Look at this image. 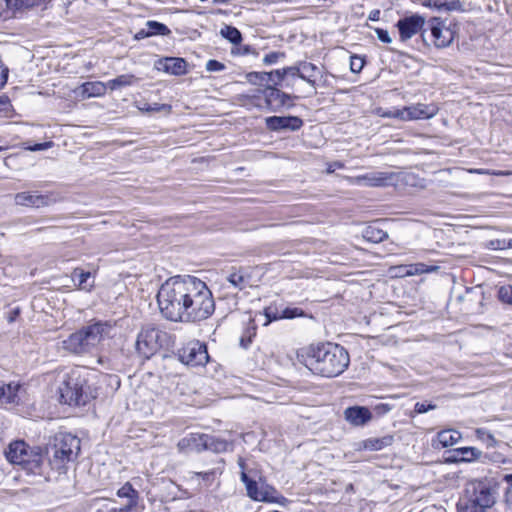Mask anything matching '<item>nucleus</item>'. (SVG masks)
I'll return each mask as SVG.
<instances>
[{"mask_svg":"<svg viewBox=\"0 0 512 512\" xmlns=\"http://www.w3.org/2000/svg\"><path fill=\"white\" fill-rule=\"evenodd\" d=\"M498 297L503 303L512 305V287L509 285L500 287Z\"/></svg>","mask_w":512,"mask_h":512,"instance_id":"obj_48","label":"nucleus"},{"mask_svg":"<svg viewBox=\"0 0 512 512\" xmlns=\"http://www.w3.org/2000/svg\"><path fill=\"white\" fill-rule=\"evenodd\" d=\"M116 495L119 498L127 499V503L125 504V506H127L128 508H130L132 510H136L137 509V506H138V503H139V499H140V494L132 486V484L130 482H126L123 486H121L117 490Z\"/></svg>","mask_w":512,"mask_h":512,"instance_id":"obj_24","label":"nucleus"},{"mask_svg":"<svg viewBox=\"0 0 512 512\" xmlns=\"http://www.w3.org/2000/svg\"><path fill=\"white\" fill-rule=\"evenodd\" d=\"M394 442V436L393 435H385L383 437H372L363 440L360 443V449L369 450V451H379L386 447H389Z\"/></svg>","mask_w":512,"mask_h":512,"instance_id":"obj_26","label":"nucleus"},{"mask_svg":"<svg viewBox=\"0 0 512 512\" xmlns=\"http://www.w3.org/2000/svg\"><path fill=\"white\" fill-rule=\"evenodd\" d=\"M375 33L381 42L387 44L392 42V39L387 30L382 28H375Z\"/></svg>","mask_w":512,"mask_h":512,"instance_id":"obj_59","label":"nucleus"},{"mask_svg":"<svg viewBox=\"0 0 512 512\" xmlns=\"http://www.w3.org/2000/svg\"><path fill=\"white\" fill-rule=\"evenodd\" d=\"M53 144L54 143L52 141H47V142H43V143H37L34 145L24 146V149L28 150V151H33V152L44 151V150L51 148L53 146Z\"/></svg>","mask_w":512,"mask_h":512,"instance_id":"obj_55","label":"nucleus"},{"mask_svg":"<svg viewBox=\"0 0 512 512\" xmlns=\"http://www.w3.org/2000/svg\"><path fill=\"white\" fill-rule=\"evenodd\" d=\"M138 82L139 78L133 74H121L116 78L107 81V85L111 91H115L124 87L134 86Z\"/></svg>","mask_w":512,"mask_h":512,"instance_id":"obj_29","label":"nucleus"},{"mask_svg":"<svg viewBox=\"0 0 512 512\" xmlns=\"http://www.w3.org/2000/svg\"><path fill=\"white\" fill-rule=\"evenodd\" d=\"M12 109L11 101L8 96H0V115H7Z\"/></svg>","mask_w":512,"mask_h":512,"instance_id":"obj_54","label":"nucleus"},{"mask_svg":"<svg viewBox=\"0 0 512 512\" xmlns=\"http://www.w3.org/2000/svg\"><path fill=\"white\" fill-rule=\"evenodd\" d=\"M433 43L438 48L449 46L454 39V32L440 18H431L427 23Z\"/></svg>","mask_w":512,"mask_h":512,"instance_id":"obj_15","label":"nucleus"},{"mask_svg":"<svg viewBox=\"0 0 512 512\" xmlns=\"http://www.w3.org/2000/svg\"><path fill=\"white\" fill-rule=\"evenodd\" d=\"M241 100L243 101V105L252 106L259 109L265 108V104L262 103L263 95L259 92V89L256 90L254 94H244L241 95Z\"/></svg>","mask_w":512,"mask_h":512,"instance_id":"obj_36","label":"nucleus"},{"mask_svg":"<svg viewBox=\"0 0 512 512\" xmlns=\"http://www.w3.org/2000/svg\"><path fill=\"white\" fill-rule=\"evenodd\" d=\"M205 68L208 72H220L225 69V65L218 60L210 59L207 61Z\"/></svg>","mask_w":512,"mask_h":512,"instance_id":"obj_53","label":"nucleus"},{"mask_svg":"<svg viewBox=\"0 0 512 512\" xmlns=\"http://www.w3.org/2000/svg\"><path fill=\"white\" fill-rule=\"evenodd\" d=\"M146 27L148 28L150 37L156 35L168 36L171 33V30L165 24L155 20L147 21Z\"/></svg>","mask_w":512,"mask_h":512,"instance_id":"obj_35","label":"nucleus"},{"mask_svg":"<svg viewBox=\"0 0 512 512\" xmlns=\"http://www.w3.org/2000/svg\"><path fill=\"white\" fill-rule=\"evenodd\" d=\"M264 316L266 318L264 325H268L273 321L280 320L282 319L281 308H279L277 305H269L264 309Z\"/></svg>","mask_w":512,"mask_h":512,"instance_id":"obj_39","label":"nucleus"},{"mask_svg":"<svg viewBox=\"0 0 512 512\" xmlns=\"http://www.w3.org/2000/svg\"><path fill=\"white\" fill-rule=\"evenodd\" d=\"M297 360L314 375L333 378L348 368L350 356L343 346L324 342L301 348Z\"/></svg>","mask_w":512,"mask_h":512,"instance_id":"obj_1","label":"nucleus"},{"mask_svg":"<svg viewBox=\"0 0 512 512\" xmlns=\"http://www.w3.org/2000/svg\"><path fill=\"white\" fill-rule=\"evenodd\" d=\"M171 106L167 104H159V103H153V104H145L141 110L145 112H160L162 110H170Z\"/></svg>","mask_w":512,"mask_h":512,"instance_id":"obj_52","label":"nucleus"},{"mask_svg":"<svg viewBox=\"0 0 512 512\" xmlns=\"http://www.w3.org/2000/svg\"><path fill=\"white\" fill-rule=\"evenodd\" d=\"M245 78L248 83L252 85H263L266 83L269 84L270 75H268V72H249L245 75Z\"/></svg>","mask_w":512,"mask_h":512,"instance_id":"obj_37","label":"nucleus"},{"mask_svg":"<svg viewBox=\"0 0 512 512\" xmlns=\"http://www.w3.org/2000/svg\"><path fill=\"white\" fill-rule=\"evenodd\" d=\"M304 315V311L298 307L281 308L282 319H294L297 317H303Z\"/></svg>","mask_w":512,"mask_h":512,"instance_id":"obj_43","label":"nucleus"},{"mask_svg":"<svg viewBox=\"0 0 512 512\" xmlns=\"http://www.w3.org/2000/svg\"><path fill=\"white\" fill-rule=\"evenodd\" d=\"M91 277L90 272L75 270L72 276L73 281H78V286L82 289H86V282Z\"/></svg>","mask_w":512,"mask_h":512,"instance_id":"obj_47","label":"nucleus"},{"mask_svg":"<svg viewBox=\"0 0 512 512\" xmlns=\"http://www.w3.org/2000/svg\"><path fill=\"white\" fill-rule=\"evenodd\" d=\"M382 223L380 221H375L368 224L362 230V237L367 242L371 243H380L388 238V233L381 227Z\"/></svg>","mask_w":512,"mask_h":512,"instance_id":"obj_23","label":"nucleus"},{"mask_svg":"<svg viewBox=\"0 0 512 512\" xmlns=\"http://www.w3.org/2000/svg\"><path fill=\"white\" fill-rule=\"evenodd\" d=\"M9 69L0 60V88L4 87L7 82Z\"/></svg>","mask_w":512,"mask_h":512,"instance_id":"obj_60","label":"nucleus"},{"mask_svg":"<svg viewBox=\"0 0 512 512\" xmlns=\"http://www.w3.org/2000/svg\"><path fill=\"white\" fill-rule=\"evenodd\" d=\"M112 328L109 322L97 321L70 334L62 341V348L76 355L90 353L105 338L110 337Z\"/></svg>","mask_w":512,"mask_h":512,"instance_id":"obj_4","label":"nucleus"},{"mask_svg":"<svg viewBox=\"0 0 512 512\" xmlns=\"http://www.w3.org/2000/svg\"><path fill=\"white\" fill-rule=\"evenodd\" d=\"M133 510L128 508L127 506L123 507H111L107 510V512H132Z\"/></svg>","mask_w":512,"mask_h":512,"instance_id":"obj_64","label":"nucleus"},{"mask_svg":"<svg viewBox=\"0 0 512 512\" xmlns=\"http://www.w3.org/2000/svg\"><path fill=\"white\" fill-rule=\"evenodd\" d=\"M85 383L86 381L80 377L77 371L69 373L60 388L62 402L70 406L85 405L88 401V394L84 389Z\"/></svg>","mask_w":512,"mask_h":512,"instance_id":"obj_10","label":"nucleus"},{"mask_svg":"<svg viewBox=\"0 0 512 512\" xmlns=\"http://www.w3.org/2000/svg\"><path fill=\"white\" fill-rule=\"evenodd\" d=\"M429 6H433L438 10L445 11H462L463 4L460 0H429Z\"/></svg>","mask_w":512,"mask_h":512,"instance_id":"obj_32","label":"nucleus"},{"mask_svg":"<svg viewBox=\"0 0 512 512\" xmlns=\"http://www.w3.org/2000/svg\"><path fill=\"white\" fill-rule=\"evenodd\" d=\"M440 269L437 265H427L424 263H415L410 265H400L393 267L392 270H405L403 272V275L407 276H415V275H421L425 273H433L437 272Z\"/></svg>","mask_w":512,"mask_h":512,"instance_id":"obj_27","label":"nucleus"},{"mask_svg":"<svg viewBox=\"0 0 512 512\" xmlns=\"http://www.w3.org/2000/svg\"><path fill=\"white\" fill-rule=\"evenodd\" d=\"M248 338L246 339L244 336L240 339V345L244 348H247L251 343V337L256 334L255 328H252L251 330H247Z\"/></svg>","mask_w":512,"mask_h":512,"instance_id":"obj_61","label":"nucleus"},{"mask_svg":"<svg viewBox=\"0 0 512 512\" xmlns=\"http://www.w3.org/2000/svg\"><path fill=\"white\" fill-rule=\"evenodd\" d=\"M342 168H344V164L339 161H335V162L328 164L327 173H333L337 169H342Z\"/></svg>","mask_w":512,"mask_h":512,"instance_id":"obj_62","label":"nucleus"},{"mask_svg":"<svg viewBox=\"0 0 512 512\" xmlns=\"http://www.w3.org/2000/svg\"><path fill=\"white\" fill-rule=\"evenodd\" d=\"M5 456L10 463L20 465L27 473L41 474L43 454L30 449L24 441L18 440L10 443L5 451Z\"/></svg>","mask_w":512,"mask_h":512,"instance_id":"obj_6","label":"nucleus"},{"mask_svg":"<svg viewBox=\"0 0 512 512\" xmlns=\"http://www.w3.org/2000/svg\"><path fill=\"white\" fill-rule=\"evenodd\" d=\"M208 441H210L208 434L191 433L179 440L177 447L181 452L188 450L201 452L208 450Z\"/></svg>","mask_w":512,"mask_h":512,"instance_id":"obj_20","label":"nucleus"},{"mask_svg":"<svg viewBox=\"0 0 512 512\" xmlns=\"http://www.w3.org/2000/svg\"><path fill=\"white\" fill-rule=\"evenodd\" d=\"M52 450L53 455L49 458V464L52 469L61 473L68 462L76 459L80 451V439L70 433L59 434L55 437Z\"/></svg>","mask_w":512,"mask_h":512,"instance_id":"obj_8","label":"nucleus"},{"mask_svg":"<svg viewBox=\"0 0 512 512\" xmlns=\"http://www.w3.org/2000/svg\"><path fill=\"white\" fill-rule=\"evenodd\" d=\"M8 4L14 5L17 8L21 7H33L41 5V0H6Z\"/></svg>","mask_w":512,"mask_h":512,"instance_id":"obj_49","label":"nucleus"},{"mask_svg":"<svg viewBox=\"0 0 512 512\" xmlns=\"http://www.w3.org/2000/svg\"><path fill=\"white\" fill-rule=\"evenodd\" d=\"M14 201L17 205L42 208L50 206L58 201V195L53 192L42 194L38 191H24L15 195Z\"/></svg>","mask_w":512,"mask_h":512,"instance_id":"obj_14","label":"nucleus"},{"mask_svg":"<svg viewBox=\"0 0 512 512\" xmlns=\"http://www.w3.org/2000/svg\"><path fill=\"white\" fill-rule=\"evenodd\" d=\"M300 63L302 73L300 79L307 82L313 88H316L317 80H319L322 85H326L327 73L324 71V68L318 67L311 62L300 61Z\"/></svg>","mask_w":512,"mask_h":512,"instance_id":"obj_19","label":"nucleus"},{"mask_svg":"<svg viewBox=\"0 0 512 512\" xmlns=\"http://www.w3.org/2000/svg\"><path fill=\"white\" fill-rule=\"evenodd\" d=\"M20 315V309L18 307L12 309L9 313H8V316H7V321L9 323H12L14 322L17 317Z\"/></svg>","mask_w":512,"mask_h":512,"instance_id":"obj_63","label":"nucleus"},{"mask_svg":"<svg viewBox=\"0 0 512 512\" xmlns=\"http://www.w3.org/2000/svg\"><path fill=\"white\" fill-rule=\"evenodd\" d=\"M400 179L399 174L391 171H374L355 177H349V183L367 187H386L395 185Z\"/></svg>","mask_w":512,"mask_h":512,"instance_id":"obj_12","label":"nucleus"},{"mask_svg":"<svg viewBox=\"0 0 512 512\" xmlns=\"http://www.w3.org/2000/svg\"><path fill=\"white\" fill-rule=\"evenodd\" d=\"M283 70H284V73H285V77L286 76H291V77H299L300 78V75L302 74L301 73V63L300 62H298L294 66L284 67Z\"/></svg>","mask_w":512,"mask_h":512,"instance_id":"obj_57","label":"nucleus"},{"mask_svg":"<svg viewBox=\"0 0 512 512\" xmlns=\"http://www.w3.org/2000/svg\"><path fill=\"white\" fill-rule=\"evenodd\" d=\"M506 239H496L490 241V248L493 250H504L508 249L509 246L507 245Z\"/></svg>","mask_w":512,"mask_h":512,"instance_id":"obj_58","label":"nucleus"},{"mask_svg":"<svg viewBox=\"0 0 512 512\" xmlns=\"http://www.w3.org/2000/svg\"><path fill=\"white\" fill-rule=\"evenodd\" d=\"M227 447L228 442L226 440L210 435V441H208V450L221 453L226 451Z\"/></svg>","mask_w":512,"mask_h":512,"instance_id":"obj_41","label":"nucleus"},{"mask_svg":"<svg viewBox=\"0 0 512 512\" xmlns=\"http://www.w3.org/2000/svg\"><path fill=\"white\" fill-rule=\"evenodd\" d=\"M188 304L183 309L180 323H197L208 319L215 311V301L207 284L195 278L188 296Z\"/></svg>","mask_w":512,"mask_h":512,"instance_id":"obj_5","label":"nucleus"},{"mask_svg":"<svg viewBox=\"0 0 512 512\" xmlns=\"http://www.w3.org/2000/svg\"><path fill=\"white\" fill-rule=\"evenodd\" d=\"M191 479L194 478H202V480L206 483V485H211V483L216 479L218 471L216 469H212L206 472H192Z\"/></svg>","mask_w":512,"mask_h":512,"instance_id":"obj_42","label":"nucleus"},{"mask_svg":"<svg viewBox=\"0 0 512 512\" xmlns=\"http://www.w3.org/2000/svg\"><path fill=\"white\" fill-rule=\"evenodd\" d=\"M285 54L283 52H271L266 54L263 58V63L265 65H273L276 64L279 59L284 58Z\"/></svg>","mask_w":512,"mask_h":512,"instance_id":"obj_51","label":"nucleus"},{"mask_svg":"<svg viewBox=\"0 0 512 512\" xmlns=\"http://www.w3.org/2000/svg\"><path fill=\"white\" fill-rule=\"evenodd\" d=\"M436 408V405L426 402H417L414 405V411L417 414H423L430 410H434Z\"/></svg>","mask_w":512,"mask_h":512,"instance_id":"obj_56","label":"nucleus"},{"mask_svg":"<svg viewBox=\"0 0 512 512\" xmlns=\"http://www.w3.org/2000/svg\"><path fill=\"white\" fill-rule=\"evenodd\" d=\"M240 480L245 485L247 496L255 502L276 503L283 507L290 503V500L281 495L275 487L268 484L261 477L257 481L242 470Z\"/></svg>","mask_w":512,"mask_h":512,"instance_id":"obj_7","label":"nucleus"},{"mask_svg":"<svg viewBox=\"0 0 512 512\" xmlns=\"http://www.w3.org/2000/svg\"><path fill=\"white\" fill-rule=\"evenodd\" d=\"M453 461L455 462H472L478 461L482 463V452L475 447H461L454 449Z\"/></svg>","mask_w":512,"mask_h":512,"instance_id":"obj_25","label":"nucleus"},{"mask_svg":"<svg viewBox=\"0 0 512 512\" xmlns=\"http://www.w3.org/2000/svg\"><path fill=\"white\" fill-rule=\"evenodd\" d=\"M476 435L479 440L485 442L488 446H494L496 444L495 437L486 429H477Z\"/></svg>","mask_w":512,"mask_h":512,"instance_id":"obj_45","label":"nucleus"},{"mask_svg":"<svg viewBox=\"0 0 512 512\" xmlns=\"http://www.w3.org/2000/svg\"><path fill=\"white\" fill-rule=\"evenodd\" d=\"M169 335L159 327L148 324L141 328L137 335L136 351L145 359H149L162 347L168 345Z\"/></svg>","mask_w":512,"mask_h":512,"instance_id":"obj_9","label":"nucleus"},{"mask_svg":"<svg viewBox=\"0 0 512 512\" xmlns=\"http://www.w3.org/2000/svg\"><path fill=\"white\" fill-rule=\"evenodd\" d=\"M157 69L171 75L181 76L187 73V62L180 57H166L158 61Z\"/></svg>","mask_w":512,"mask_h":512,"instance_id":"obj_22","label":"nucleus"},{"mask_svg":"<svg viewBox=\"0 0 512 512\" xmlns=\"http://www.w3.org/2000/svg\"><path fill=\"white\" fill-rule=\"evenodd\" d=\"M268 75H270L268 85L280 86L285 79V73L283 68L270 71L268 72Z\"/></svg>","mask_w":512,"mask_h":512,"instance_id":"obj_46","label":"nucleus"},{"mask_svg":"<svg viewBox=\"0 0 512 512\" xmlns=\"http://www.w3.org/2000/svg\"><path fill=\"white\" fill-rule=\"evenodd\" d=\"M220 34L232 44H240L242 41L241 32L233 26L226 25L220 30Z\"/></svg>","mask_w":512,"mask_h":512,"instance_id":"obj_34","label":"nucleus"},{"mask_svg":"<svg viewBox=\"0 0 512 512\" xmlns=\"http://www.w3.org/2000/svg\"><path fill=\"white\" fill-rule=\"evenodd\" d=\"M497 487L487 479L469 481L457 503L458 512H492Z\"/></svg>","mask_w":512,"mask_h":512,"instance_id":"obj_3","label":"nucleus"},{"mask_svg":"<svg viewBox=\"0 0 512 512\" xmlns=\"http://www.w3.org/2000/svg\"><path fill=\"white\" fill-rule=\"evenodd\" d=\"M267 129L279 131H298L303 126V120L298 116H270L265 119Z\"/></svg>","mask_w":512,"mask_h":512,"instance_id":"obj_16","label":"nucleus"},{"mask_svg":"<svg viewBox=\"0 0 512 512\" xmlns=\"http://www.w3.org/2000/svg\"><path fill=\"white\" fill-rule=\"evenodd\" d=\"M376 114L382 118H394L402 120L404 119L403 115V109L393 108V109H384V108H377Z\"/></svg>","mask_w":512,"mask_h":512,"instance_id":"obj_40","label":"nucleus"},{"mask_svg":"<svg viewBox=\"0 0 512 512\" xmlns=\"http://www.w3.org/2000/svg\"><path fill=\"white\" fill-rule=\"evenodd\" d=\"M196 277L177 275L167 279L159 288L157 303L162 316L172 322H180L187 307L188 296Z\"/></svg>","mask_w":512,"mask_h":512,"instance_id":"obj_2","label":"nucleus"},{"mask_svg":"<svg viewBox=\"0 0 512 512\" xmlns=\"http://www.w3.org/2000/svg\"><path fill=\"white\" fill-rule=\"evenodd\" d=\"M80 94L85 98L104 96L106 90L109 89L107 82L95 81L85 82L80 86Z\"/></svg>","mask_w":512,"mask_h":512,"instance_id":"obj_28","label":"nucleus"},{"mask_svg":"<svg viewBox=\"0 0 512 512\" xmlns=\"http://www.w3.org/2000/svg\"><path fill=\"white\" fill-rule=\"evenodd\" d=\"M228 282L236 289L243 290L249 285L248 277L243 269L230 273L227 277Z\"/></svg>","mask_w":512,"mask_h":512,"instance_id":"obj_33","label":"nucleus"},{"mask_svg":"<svg viewBox=\"0 0 512 512\" xmlns=\"http://www.w3.org/2000/svg\"><path fill=\"white\" fill-rule=\"evenodd\" d=\"M510 462L511 461L509 459H507L501 453H498V452L483 453L482 452V463L483 464L492 463V464L500 465V464H507Z\"/></svg>","mask_w":512,"mask_h":512,"instance_id":"obj_38","label":"nucleus"},{"mask_svg":"<svg viewBox=\"0 0 512 512\" xmlns=\"http://www.w3.org/2000/svg\"><path fill=\"white\" fill-rule=\"evenodd\" d=\"M461 439V433L454 429H445L437 434V440L443 448L456 444Z\"/></svg>","mask_w":512,"mask_h":512,"instance_id":"obj_31","label":"nucleus"},{"mask_svg":"<svg viewBox=\"0 0 512 512\" xmlns=\"http://www.w3.org/2000/svg\"><path fill=\"white\" fill-rule=\"evenodd\" d=\"M403 109V121H412L420 119H430L438 112V107L434 104L417 103L415 105L405 106Z\"/></svg>","mask_w":512,"mask_h":512,"instance_id":"obj_18","label":"nucleus"},{"mask_svg":"<svg viewBox=\"0 0 512 512\" xmlns=\"http://www.w3.org/2000/svg\"><path fill=\"white\" fill-rule=\"evenodd\" d=\"M18 384H2L0 385V404H13L18 399Z\"/></svg>","mask_w":512,"mask_h":512,"instance_id":"obj_30","label":"nucleus"},{"mask_svg":"<svg viewBox=\"0 0 512 512\" xmlns=\"http://www.w3.org/2000/svg\"><path fill=\"white\" fill-rule=\"evenodd\" d=\"M364 63L365 62H364V59L362 57L357 56V55L351 56L350 70L353 73H359L363 69Z\"/></svg>","mask_w":512,"mask_h":512,"instance_id":"obj_50","label":"nucleus"},{"mask_svg":"<svg viewBox=\"0 0 512 512\" xmlns=\"http://www.w3.org/2000/svg\"><path fill=\"white\" fill-rule=\"evenodd\" d=\"M263 95L265 109L271 112L280 111L284 107H292V100L297 98L287 94L275 85H266L263 89H259Z\"/></svg>","mask_w":512,"mask_h":512,"instance_id":"obj_13","label":"nucleus"},{"mask_svg":"<svg viewBox=\"0 0 512 512\" xmlns=\"http://www.w3.org/2000/svg\"><path fill=\"white\" fill-rule=\"evenodd\" d=\"M502 480L506 483L505 501L512 509V473L504 474Z\"/></svg>","mask_w":512,"mask_h":512,"instance_id":"obj_44","label":"nucleus"},{"mask_svg":"<svg viewBox=\"0 0 512 512\" xmlns=\"http://www.w3.org/2000/svg\"><path fill=\"white\" fill-rule=\"evenodd\" d=\"M178 358L188 366H204L209 361L207 346L198 340L190 341L178 350Z\"/></svg>","mask_w":512,"mask_h":512,"instance_id":"obj_11","label":"nucleus"},{"mask_svg":"<svg viewBox=\"0 0 512 512\" xmlns=\"http://www.w3.org/2000/svg\"><path fill=\"white\" fill-rule=\"evenodd\" d=\"M344 419L352 426H365L371 421L372 413L365 406H350L344 410Z\"/></svg>","mask_w":512,"mask_h":512,"instance_id":"obj_21","label":"nucleus"},{"mask_svg":"<svg viewBox=\"0 0 512 512\" xmlns=\"http://www.w3.org/2000/svg\"><path fill=\"white\" fill-rule=\"evenodd\" d=\"M424 25V17L418 14L404 17L396 24L399 30L400 39L403 42L411 39L415 34L421 31Z\"/></svg>","mask_w":512,"mask_h":512,"instance_id":"obj_17","label":"nucleus"}]
</instances>
